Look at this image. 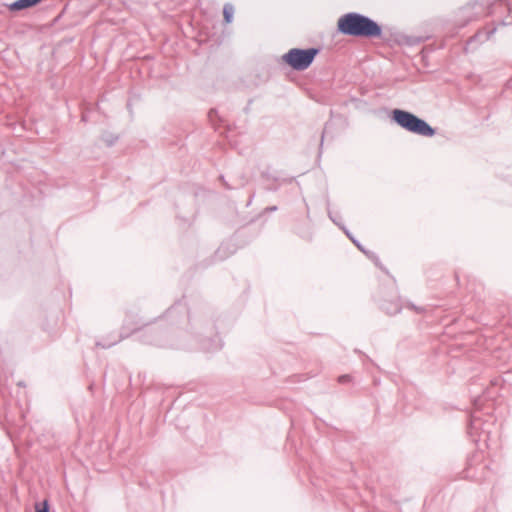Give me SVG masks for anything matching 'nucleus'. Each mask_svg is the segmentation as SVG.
I'll return each instance as SVG.
<instances>
[{"mask_svg":"<svg viewBox=\"0 0 512 512\" xmlns=\"http://www.w3.org/2000/svg\"><path fill=\"white\" fill-rule=\"evenodd\" d=\"M179 314L187 316L185 330L168 335L158 328L147 327L141 334V341L145 344L177 349H191L194 346H198L207 352L221 349L220 339L217 336L212 337L216 332V327L208 319V311L206 309L194 308L188 310L185 305L178 302L167 310L166 317L174 320Z\"/></svg>","mask_w":512,"mask_h":512,"instance_id":"1","label":"nucleus"},{"mask_svg":"<svg viewBox=\"0 0 512 512\" xmlns=\"http://www.w3.org/2000/svg\"><path fill=\"white\" fill-rule=\"evenodd\" d=\"M461 26L483 16L495 17L499 25H512V0H473L460 9Z\"/></svg>","mask_w":512,"mask_h":512,"instance_id":"2","label":"nucleus"},{"mask_svg":"<svg viewBox=\"0 0 512 512\" xmlns=\"http://www.w3.org/2000/svg\"><path fill=\"white\" fill-rule=\"evenodd\" d=\"M337 30L343 35L356 38L386 39L381 24L358 12L342 15L337 21Z\"/></svg>","mask_w":512,"mask_h":512,"instance_id":"3","label":"nucleus"},{"mask_svg":"<svg viewBox=\"0 0 512 512\" xmlns=\"http://www.w3.org/2000/svg\"><path fill=\"white\" fill-rule=\"evenodd\" d=\"M390 118L391 121L410 133L424 137H432L436 134V129L428 122L407 110L393 109Z\"/></svg>","mask_w":512,"mask_h":512,"instance_id":"4","label":"nucleus"},{"mask_svg":"<svg viewBox=\"0 0 512 512\" xmlns=\"http://www.w3.org/2000/svg\"><path fill=\"white\" fill-rule=\"evenodd\" d=\"M320 49L310 48H292L282 56V61L295 71H304L311 66Z\"/></svg>","mask_w":512,"mask_h":512,"instance_id":"5","label":"nucleus"},{"mask_svg":"<svg viewBox=\"0 0 512 512\" xmlns=\"http://www.w3.org/2000/svg\"><path fill=\"white\" fill-rule=\"evenodd\" d=\"M485 423L482 418L475 413H473L470 417V422L468 426V433L471 437L478 436V438L486 441L489 437V431L484 427Z\"/></svg>","mask_w":512,"mask_h":512,"instance_id":"6","label":"nucleus"},{"mask_svg":"<svg viewBox=\"0 0 512 512\" xmlns=\"http://www.w3.org/2000/svg\"><path fill=\"white\" fill-rule=\"evenodd\" d=\"M496 21H494L491 25V27H487V28H483L481 30H479L473 37H471L466 45L469 46L471 45L473 42L475 41H478L480 43L482 42H485L487 40H489L491 38V36L496 32L497 30V26H496Z\"/></svg>","mask_w":512,"mask_h":512,"instance_id":"7","label":"nucleus"},{"mask_svg":"<svg viewBox=\"0 0 512 512\" xmlns=\"http://www.w3.org/2000/svg\"><path fill=\"white\" fill-rule=\"evenodd\" d=\"M43 0H16L9 5H7L8 9L12 12L21 11L24 9H29L37 6Z\"/></svg>","mask_w":512,"mask_h":512,"instance_id":"8","label":"nucleus"},{"mask_svg":"<svg viewBox=\"0 0 512 512\" xmlns=\"http://www.w3.org/2000/svg\"><path fill=\"white\" fill-rule=\"evenodd\" d=\"M380 307L388 315H396L402 310V306L398 300L383 301Z\"/></svg>","mask_w":512,"mask_h":512,"instance_id":"9","label":"nucleus"},{"mask_svg":"<svg viewBox=\"0 0 512 512\" xmlns=\"http://www.w3.org/2000/svg\"><path fill=\"white\" fill-rule=\"evenodd\" d=\"M261 177L267 183L266 189L271 190V191H276L278 189V186L273 184V183L279 181V178L277 176L269 173L268 171H263L261 173Z\"/></svg>","mask_w":512,"mask_h":512,"instance_id":"10","label":"nucleus"},{"mask_svg":"<svg viewBox=\"0 0 512 512\" xmlns=\"http://www.w3.org/2000/svg\"><path fill=\"white\" fill-rule=\"evenodd\" d=\"M208 118L216 131L219 130L221 124L224 123V120L219 115L218 110L215 108L210 109L208 112Z\"/></svg>","mask_w":512,"mask_h":512,"instance_id":"11","label":"nucleus"},{"mask_svg":"<svg viewBox=\"0 0 512 512\" xmlns=\"http://www.w3.org/2000/svg\"><path fill=\"white\" fill-rule=\"evenodd\" d=\"M233 14H234L233 5L230 3H226L223 7L224 22L227 24L231 23L232 19H233Z\"/></svg>","mask_w":512,"mask_h":512,"instance_id":"12","label":"nucleus"},{"mask_svg":"<svg viewBox=\"0 0 512 512\" xmlns=\"http://www.w3.org/2000/svg\"><path fill=\"white\" fill-rule=\"evenodd\" d=\"M328 217L330 218V220L336 224L340 229H342V227H345V225L343 224L342 222V217L339 213H333L332 211H330L328 209Z\"/></svg>","mask_w":512,"mask_h":512,"instance_id":"13","label":"nucleus"},{"mask_svg":"<svg viewBox=\"0 0 512 512\" xmlns=\"http://www.w3.org/2000/svg\"><path fill=\"white\" fill-rule=\"evenodd\" d=\"M343 232L346 234V236L353 242V244L363 253H366L365 248L361 245V243L353 237V235L350 233V231L346 227H342Z\"/></svg>","mask_w":512,"mask_h":512,"instance_id":"14","label":"nucleus"},{"mask_svg":"<svg viewBox=\"0 0 512 512\" xmlns=\"http://www.w3.org/2000/svg\"><path fill=\"white\" fill-rule=\"evenodd\" d=\"M35 512H50V504L47 499L35 504Z\"/></svg>","mask_w":512,"mask_h":512,"instance_id":"15","label":"nucleus"},{"mask_svg":"<svg viewBox=\"0 0 512 512\" xmlns=\"http://www.w3.org/2000/svg\"><path fill=\"white\" fill-rule=\"evenodd\" d=\"M102 140L105 142V144L108 146V147H111L113 146L117 140H118V136L116 135H113L111 133H105L103 136H102Z\"/></svg>","mask_w":512,"mask_h":512,"instance_id":"16","label":"nucleus"},{"mask_svg":"<svg viewBox=\"0 0 512 512\" xmlns=\"http://www.w3.org/2000/svg\"><path fill=\"white\" fill-rule=\"evenodd\" d=\"M423 41L421 37L416 36H404V43L409 46L420 44Z\"/></svg>","mask_w":512,"mask_h":512,"instance_id":"17","label":"nucleus"},{"mask_svg":"<svg viewBox=\"0 0 512 512\" xmlns=\"http://www.w3.org/2000/svg\"><path fill=\"white\" fill-rule=\"evenodd\" d=\"M407 307L414 310L416 313H419V314L424 313L426 311V309L424 307H418L412 303H409L407 305Z\"/></svg>","mask_w":512,"mask_h":512,"instance_id":"18","label":"nucleus"},{"mask_svg":"<svg viewBox=\"0 0 512 512\" xmlns=\"http://www.w3.org/2000/svg\"><path fill=\"white\" fill-rule=\"evenodd\" d=\"M350 381H351V376L348 374H344V375H341L338 377V382L340 384H346V383H349Z\"/></svg>","mask_w":512,"mask_h":512,"instance_id":"19","label":"nucleus"},{"mask_svg":"<svg viewBox=\"0 0 512 512\" xmlns=\"http://www.w3.org/2000/svg\"><path fill=\"white\" fill-rule=\"evenodd\" d=\"M328 125H329V124H328V123H326L325 128H324V130H323V132H322V135H321V141H320L319 153H321V151H322L323 141H324V137H325V135H326V133H327Z\"/></svg>","mask_w":512,"mask_h":512,"instance_id":"20","label":"nucleus"},{"mask_svg":"<svg viewBox=\"0 0 512 512\" xmlns=\"http://www.w3.org/2000/svg\"><path fill=\"white\" fill-rule=\"evenodd\" d=\"M116 343H117V341L112 342V343H109V344H102V343H100V342H97V343H96V346H99V347H102V348H104V349H105V348H109V347L113 346V345H114V344H116Z\"/></svg>","mask_w":512,"mask_h":512,"instance_id":"21","label":"nucleus"},{"mask_svg":"<svg viewBox=\"0 0 512 512\" xmlns=\"http://www.w3.org/2000/svg\"><path fill=\"white\" fill-rule=\"evenodd\" d=\"M369 258L371 259H375L376 260V264L378 265V259L376 257V255L373 253V252H370V251H367L366 250V253H365Z\"/></svg>","mask_w":512,"mask_h":512,"instance_id":"22","label":"nucleus"},{"mask_svg":"<svg viewBox=\"0 0 512 512\" xmlns=\"http://www.w3.org/2000/svg\"><path fill=\"white\" fill-rule=\"evenodd\" d=\"M369 258L371 259H375L376 260V264L378 265V259L376 257V255L373 253V252H370V251H367L366 250V253H365Z\"/></svg>","mask_w":512,"mask_h":512,"instance_id":"23","label":"nucleus"},{"mask_svg":"<svg viewBox=\"0 0 512 512\" xmlns=\"http://www.w3.org/2000/svg\"><path fill=\"white\" fill-rule=\"evenodd\" d=\"M480 404H481V398H476V399H474V401H473V405H474V407H475L476 409H479Z\"/></svg>","mask_w":512,"mask_h":512,"instance_id":"24","label":"nucleus"},{"mask_svg":"<svg viewBox=\"0 0 512 512\" xmlns=\"http://www.w3.org/2000/svg\"><path fill=\"white\" fill-rule=\"evenodd\" d=\"M140 325L141 326H145V324L142 323V322H136V327L132 329V333L137 332L138 330H140Z\"/></svg>","mask_w":512,"mask_h":512,"instance_id":"25","label":"nucleus"},{"mask_svg":"<svg viewBox=\"0 0 512 512\" xmlns=\"http://www.w3.org/2000/svg\"><path fill=\"white\" fill-rule=\"evenodd\" d=\"M278 208L277 206H269L265 209V212H274L276 211Z\"/></svg>","mask_w":512,"mask_h":512,"instance_id":"26","label":"nucleus"},{"mask_svg":"<svg viewBox=\"0 0 512 512\" xmlns=\"http://www.w3.org/2000/svg\"><path fill=\"white\" fill-rule=\"evenodd\" d=\"M220 179L221 181L223 182L224 186L227 188V189H231L230 185L228 183L225 182L224 180V177L223 176H220Z\"/></svg>","mask_w":512,"mask_h":512,"instance_id":"27","label":"nucleus"},{"mask_svg":"<svg viewBox=\"0 0 512 512\" xmlns=\"http://www.w3.org/2000/svg\"><path fill=\"white\" fill-rule=\"evenodd\" d=\"M128 336H129V334H128V333L121 332V334H120V340L125 339V338H126V337H128Z\"/></svg>","mask_w":512,"mask_h":512,"instance_id":"28","label":"nucleus"},{"mask_svg":"<svg viewBox=\"0 0 512 512\" xmlns=\"http://www.w3.org/2000/svg\"><path fill=\"white\" fill-rule=\"evenodd\" d=\"M293 180H294V177H291V178H288V179H284L283 181L291 183Z\"/></svg>","mask_w":512,"mask_h":512,"instance_id":"29","label":"nucleus"},{"mask_svg":"<svg viewBox=\"0 0 512 512\" xmlns=\"http://www.w3.org/2000/svg\"><path fill=\"white\" fill-rule=\"evenodd\" d=\"M223 249H224V244H222V245L220 246V248L218 249V252H217V253H218V254H220V253L222 252V250H223Z\"/></svg>","mask_w":512,"mask_h":512,"instance_id":"30","label":"nucleus"},{"mask_svg":"<svg viewBox=\"0 0 512 512\" xmlns=\"http://www.w3.org/2000/svg\"><path fill=\"white\" fill-rule=\"evenodd\" d=\"M82 121H84V122L87 121L85 115H82Z\"/></svg>","mask_w":512,"mask_h":512,"instance_id":"31","label":"nucleus"}]
</instances>
